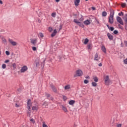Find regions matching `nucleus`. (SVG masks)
Instances as JSON below:
<instances>
[{"instance_id":"de8ad7c7","label":"nucleus","mask_w":127,"mask_h":127,"mask_svg":"<svg viewBox=\"0 0 127 127\" xmlns=\"http://www.w3.org/2000/svg\"><path fill=\"white\" fill-rule=\"evenodd\" d=\"M52 30H53V29L52 27H49V31H50V32H51V31H52Z\"/></svg>"},{"instance_id":"6ab92c4d","label":"nucleus","mask_w":127,"mask_h":127,"mask_svg":"<svg viewBox=\"0 0 127 127\" xmlns=\"http://www.w3.org/2000/svg\"><path fill=\"white\" fill-rule=\"evenodd\" d=\"M62 109L63 111H64L65 113H68V110H67V108H66V107L64 106H62Z\"/></svg>"},{"instance_id":"052dcab7","label":"nucleus","mask_w":127,"mask_h":127,"mask_svg":"<svg viewBox=\"0 0 127 127\" xmlns=\"http://www.w3.org/2000/svg\"><path fill=\"white\" fill-rule=\"evenodd\" d=\"M61 29H62V25H60V29H59V30H61Z\"/></svg>"},{"instance_id":"9d476101","label":"nucleus","mask_w":127,"mask_h":127,"mask_svg":"<svg viewBox=\"0 0 127 127\" xmlns=\"http://www.w3.org/2000/svg\"><path fill=\"white\" fill-rule=\"evenodd\" d=\"M110 16H112L114 17V15H115V10H114V9H110Z\"/></svg>"},{"instance_id":"f3484780","label":"nucleus","mask_w":127,"mask_h":127,"mask_svg":"<svg viewBox=\"0 0 127 127\" xmlns=\"http://www.w3.org/2000/svg\"><path fill=\"white\" fill-rule=\"evenodd\" d=\"M98 57H99V55H98V53H96L94 57V60L95 61H99V60L98 59Z\"/></svg>"},{"instance_id":"473e14b6","label":"nucleus","mask_w":127,"mask_h":127,"mask_svg":"<svg viewBox=\"0 0 127 127\" xmlns=\"http://www.w3.org/2000/svg\"><path fill=\"white\" fill-rule=\"evenodd\" d=\"M113 33L114 34L117 35V34H118L119 33V31L117 30H115L114 31Z\"/></svg>"},{"instance_id":"1a4fd4ad","label":"nucleus","mask_w":127,"mask_h":127,"mask_svg":"<svg viewBox=\"0 0 127 127\" xmlns=\"http://www.w3.org/2000/svg\"><path fill=\"white\" fill-rule=\"evenodd\" d=\"M107 35L109 40H113L114 39V36H113V35L110 34V33H108Z\"/></svg>"},{"instance_id":"4d7b16f0","label":"nucleus","mask_w":127,"mask_h":127,"mask_svg":"<svg viewBox=\"0 0 127 127\" xmlns=\"http://www.w3.org/2000/svg\"><path fill=\"white\" fill-rule=\"evenodd\" d=\"M98 66H99V67H102V63H100L99 64H98Z\"/></svg>"},{"instance_id":"bb28decb","label":"nucleus","mask_w":127,"mask_h":127,"mask_svg":"<svg viewBox=\"0 0 127 127\" xmlns=\"http://www.w3.org/2000/svg\"><path fill=\"white\" fill-rule=\"evenodd\" d=\"M123 19H124V20H125V24H126V25H127V17H123Z\"/></svg>"},{"instance_id":"09e8293b","label":"nucleus","mask_w":127,"mask_h":127,"mask_svg":"<svg viewBox=\"0 0 127 127\" xmlns=\"http://www.w3.org/2000/svg\"><path fill=\"white\" fill-rule=\"evenodd\" d=\"M3 42H4V44H6V39H2Z\"/></svg>"},{"instance_id":"7ed1b4c3","label":"nucleus","mask_w":127,"mask_h":127,"mask_svg":"<svg viewBox=\"0 0 127 127\" xmlns=\"http://www.w3.org/2000/svg\"><path fill=\"white\" fill-rule=\"evenodd\" d=\"M31 106H32V104H31V100L28 99L27 101V109L30 112L31 111V109L30 108Z\"/></svg>"},{"instance_id":"f704fd0d","label":"nucleus","mask_w":127,"mask_h":127,"mask_svg":"<svg viewBox=\"0 0 127 127\" xmlns=\"http://www.w3.org/2000/svg\"><path fill=\"white\" fill-rule=\"evenodd\" d=\"M118 15H119V16H122V15L124 16V12L121 11L120 13H119Z\"/></svg>"},{"instance_id":"cd10ccee","label":"nucleus","mask_w":127,"mask_h":127,"mask_svg":"<svg viewBox=\"0 0 127 127\" xmlns=\"http://www.w3.org/2000/svg\"><path fill=\"white\" fill-rule=\"evenodd\" d=\"M92 44H89L88 45H87V48L88 49H91V48H92Z\"/></svg>"},{"instance_id":"5701e85b","label":"nucleus","mask_w":127,"mask_h":127,"mask_svg":"<svg viewBox=\"0 0 127 127\" xmlns=\"http://www.w3.org/2000/svg\"><path fill=\"white\" fill-rule=\"evenodd\" d=\"M107 14H108V13H107V12L106 11H103L102 12V16H104V17L107 16Z\"/></svg>"},{"instance_id":"a878e982","label":"nucleus","mask_w":127,"mask_h":127,"mask_svg":"<svg viewBox=\"0 0 127 127\" xmlns=\"http://www.w3.org/2000/svg\"><path fill=\"white\" fill-rule=\"evenodd\" d=\"M88 42H89V39H88L87 38L85 39L84 44H87L88 43Z\"/></svg>"},{"instance_id":"f8f14e48","label":"nucleus","mask_w":127,"mask_h":127,"mask_svg":"<svg viewBox=\"0 0 127 127\" xmlns=\"http://www.w3.org/2000/svg\"><path fill=\"white\" fill-rule=\"evenodd\" d=\"M50 86L54 92H57V89H56V88H55V86H54L53 84H51Z\"/></svg>"},{"instance_id":"6e6d98bb","label":"nucleus","mask_w":127,"mask_h":127,"mask_svg":"<svg viewBox=\"0 0 127 127\" xmlns=\"http://www.w3.org/2000/svg\"><path fill=\"white\" fill-rule=\"evenodd\" d=\"M91 8H92V10H96V7H92Z\"/></svg>"},{"instance_id":"7c9ffc66","label":"nucleus","mask_w":127,"mask_h":127,"mask_svg":"<svg viewBox=\"0 0 127 127\" xmlns=\"http://www.w3.org/2000/svg\"><path fill=\"white\" fill-rule=\"evenodd\" d=\"M109 29V30H111V31H114V30H115V28H114V27H110Z\"/></svg>"},{"instance_id":"4c0bfd02","label":"nucleus","mask_w":127,"mask_h":127,"mask_svg":"<svg viewBox=\"0 0 127 127\" xmlns=\"http://www.w3.org/2000/svg\"><path fill=\"white\" fill-rule=\"evenodd\" d=\"M2 69H5V68H6V65L5 64H3L2 65Z\"/></svg>"},{"instance_id":"a18cd8bd","label":"nucleus","mask_w":127,"mask_h":127,"mask_svg":"<svg viewBox=\"0 0 127 127\" xmlns=\"http://www.w3.org/2000/svg\"><path fill=\"white\" fill-rule=\"evenodd\" d=\"M32 50H33V51H36L37 49H36V47H32Z\"/></svg>"},{"instance_id":"58836bf2","label":"nucleus","mask_w":127,"mask_h":127,"mask_svg":"<svg viewBox=\"0 0 127 127\" xmlns=\"http://www.w3.org/2000/svg\"><path fill=\"white\" fill-rule=\"evenodd\" d=\"M39 35H40V37H41L42 38L44 37V35H43V34L42 33H40Z\"/></svg>"},{"instance_id":"4468645a","label":"nucleus","mask_w":127,"mask_h":127,"mask_svg":"<svg viewBox=\"0 0 127 127\" xmlns=\"http://www.w3.org/2000/svg\"><path fill=\"white\" fill-rule=\"evenodd\" d=\"M80 0H75L74 1V4L75 6H78L80 3Z\"/></svg>"},{"instance_id":"338daca9","label":"nucleus","mask_w":127,"mask_h":127,"mask_svg":"<svg viewBox=\"0 0 127 127\" xmlns=\"http://www.w3.org/2000/svg\"><path fill=\"white\" fill-rule=\"evenodd\" d=\"M118 26L122 29V26L120 24H119Z\"/></svg>"},{"instance_id":"5fc2aeb1","label":"nucleus","mask_w":127,"mask_h":127,"mask_svg":"<svg viewBox=\"0 0 127 127\" xmlns=\"http://www.w3.org/2000/svg\"><path fill=\"white\" fill-rule=\"evenodd\" d=\"M117 127H122V124H118L117 125Z\"/></svg>"},{"instance_id":"c85d7f7f","label":"nucleus","mask_w":127,"mask_h":127,"mask_svg":"<svg viewBox=\"0 0 127 127\" xmlns=\"http://www.w3.org/2000/svg\"><path fill=\"white\" fill-rule=\"evenodd\" d=\"M92 85L93 87H97V83L96 82H92Z\"/></svg>"},{"instance_id":"37998d69","label":"nucleus","mask_w":127,"mask_h":127,"mask_svg":"<svg viewBox=\"0 0 127 127\" xmlns=\"http://www.w3.org/2000/svg\"><path fill=\"white\" fill-rule=\"evenodd\" d=\"M84 18H83V16H81V18L79 19V21H83Z\"/></svg>"},{"instance_id":"774afa93","label":"nucleus","mask_w":127,"mask_h":127,"mask_svg":"<svg viewBox=\"0 0 127 127\" xmlns=\"http://www.w3.org/2000/svg\"><path fill=\"white\" fill-rule=\"evenodd\" d=\"M125 17H127V13L125 15Z\"/></svg>"},{"instance_id":"ea45409f","label":"nucleus","mask_w":127,"mask_h":127,"mask_svg":"<svg viewBox=\"0 0 127 127\" xmlns=\"http://www.w3.org/2000/svg\"><path fill=\"white\" fill-rule=\"evenodd\" d=\"M5 54H6V55H7V56H8V55H9L10 54V53H9V51H5Z\"/></svg>"},{"instance_id":"72a5a7b5","label":"nucleus","mask_w":127,"mask_h":127,"mask_svg":"<svg viewBox=\"0 0 127 127\" xmlns=\"http://www.w3.org/2000/svg\"><path fill=\"white\" fill-rule=\"evenodd\" d=\"M30 121L32 123V124H35V121H34V119L33 118H31L30 119Z\"/></svg>"},{"instance_id":"864d4df0","label":"nucleus","mask_w":127,"mask_h":127,"mask_svg":"<svg viewBox=\"0 0 127 127\" xmlns=\"http://www.w3.org/2000/svg\"><path fill=\"white\" fill-rule=\"evenodd\" d=\"M8 62H9V60H6L4 61V63H8Z\"/></svg>"},{"instance_id":"dca6fc26","label":"nucleus","mask_w":127,"mask_h":127,"mask_svg":"<svg viewBox=\"0 0 127 127\" xmlns=\"http://www.w3.org/2000/svg\"><path fill=\"white\" fill-rule=\"evenodd\" d=\"M83 23H84V24H85V25H89V24H91V22H90L89 20H86L84 21Z\"/></svg>"},{"instance_id":"0eeeda50","label":"nucleus","mask_w":127,"mask_h":127,"mask_svg":"<svg viewBox=\"0 0 127 127\" xmlns=\"http://www.w3.org/2000/svg\"><path fill=\"white\" fill-rule=\"evenodd\" d=\"M20 71L21 73H24L25 71H27V66H26V65H24L23 67H22Z\"/></svg>"},{"instance_id":"13d9d810","label":"nucleus","mask_w":127,"mask_h":127,"mask_svg":"<svg viewBox=\"0 0 127 127\" xmlns=\"http://www.w3.org/2000/svg\"><path fill=\"white\" fill-rule=\"evenodd\" d=\"M85 79H90V76L89 75H87L86 77H85Z\"/></svg>"},{"instance_id":"c03bdc74","label":"nucleus","mask_w":127,"mask_h":127,"mask_svg":"<svg viewBox=\"0 0 127 127\" xmlns=\"http://www.w3.org/2000/svg\"><path fill=\"white\" fill-rule=\"evenodd\" d=\"M17 91H18V92H19V93H20V92H21V91H22V90L21 89V87L18 88Z\"/></svg>"},{"instance_id":"79ce46f5","label":"nucleus","mask_w":127,"mask_h":127,"mask_svg":"<svg viewBox=\"0 0 127 127\" xmlns=\"http://www.w3.org/2000/svg\"><path fill=\"white\" fill-rule=\"evenodd\" d=\"M45 95H46V96L47 97V98H50V95L49 94V93H45Z\"/></svg>"},{"instance_id":"6e6552de","label":"nucleus","mask_w":127,"mask_h":127,"mask_svg":"<svg viewBox=\"0 0 127 127\" xmlns=\"http://www.w3.org/2000/svg\"><path fill=\"white\" fill-rule=\"evenodd\" d=\"M8 41L13 46L16 45V43L12 40V39H8Z\"/></svg>"},{"instance_id":"e2e57ef3","label":"nucleus","mask_w":127,"mask_h":127,"mask_svg":"<svg viewBox=\"0 0 127 127\" xmlns=\"http://www.w3.org/2000/svg\"><path fill=\"white\" fill-rule=\"evenodd\" d=\"M3 2L1 0H0V4H2Z\"/></svg>"},{"instance_id":"3c124183","label":"nucleus","mask_w":127,"mask_h":127,"mask_svg":"<svg viewBox=\"0 0 127 127\" xmlns=\"http://www.w3.org/2000/svg\"><path fill=\"white\" fill-rule=\"evenodd\" d=\"M15 106L16 108H19L20 107L19 105H18L17 103H16Z\"/></svg>"},{"instance_id":"603ef678","label":"nucleus","mask_w":127,"mask_h":127,"mask_svg":"<svg viewBox=\"0 0 127 127\" xmlns=\"http://www.w3.org/2000/svg\"><path fill=\"white\" fill-rule=\"evenodd\" d=\"M124 63L125 64H127V58L126 60H124Z\"/></svg>"},{"instance_id":"a19ab883","label":"nucleus","mask_w":127,"mask_h":127,"mask_svg":"<svg viewBox=\"0 0 127 127\" xmlns=\"http://www.w3.org/2000/svg\"><path fill=\"white\" fill-rule=\"evenodd\" d=\"M84 84H88V83H89V80H88L87 79H85L84 80Z\"/></svg>"},{"instance_id":"680f3d73","label":"nucleus","mask_w":127,"mask_h":127,"mask_svg":"<svg viewBox=\"0 0 127 127\" xmlns=\"http://www.w3.org/2000/svg\"><path fill=\"white\" fill-rule=\"evenodd\" d=\"M38 22H39V23H41V20L38 19Z\"/></svg>"},{"instance_id":"2eb2a0df","label":"nucleus","mask_w":127,"mask_h":127,"mask_svg":"<svg viewBox=\"0 0 127 127\" xmlns=\"http://www.w3.org/2000/svg\"><path fill=\"white\" fill-rule=\"evenodd\" d=\"M31 43L33 44L34 46H35V45H36V40L31 39Z\"/></svg>"},{"instance_id":"a211bd4d","label":"nucleus","mask_w":127,"mask_h":127,"mask_svg":"<svg viewBox=\"0 0 127 127\" xmlns=\"http://www.w3.org/2000/svg\"><path fill=\"white\" fill-rule=\"evenodd\" d=\"M43 107H45V108H46V107L48 106V102L45 101L44 103L42 104Z\"/></svg>"},{"instance_id":"c9c22d12","label":"nucleus","mask_w":127,"mask_h":127,"mask_svg":"<svg viewBox=\"0 0 127 127\" xmlns=\"http://www.w3.org/2000/svg\"><path fill=\"white\" fill-rule=\"evenodd\" d=\"M121 5L122 7H126V6H127V3H123Z\"/></svg>"},{"instance_id":"4be33fe9","label":"nucleus","mask_w":127,"mask_h":127,"mask_svg":"<svg viewBox=\"0 0 127 127\" xmlns=\"http://www.w3.org/2000/svg\"><path fill=\"white\" fill-rule=\"evenodd\" d=\"M93 80L95 82H97L99 81V79H98V77L97 76H94L93 77Z\"/></svg>"},{"instance_id":"0e129e2a","label":"nucleus","mask_w":127,"mask_h":127,"mask_svg":"<svg viewBox=\"0 0 127 127\" xmlns=\"http://www.w3.org/2000/svg\"><path fill=\"white\" fill-rule=\"evenodd\" d=\"M50 100H51V101H53V100H54L53 97H50Z\"/></svg>"},{"instance_id":"b1692460","label":"nucleus","mask_w":127,"mask_h":127,"mask_svg":"<svg viewBox=\"0 0 127 127\" xmlns=\"http://www.w3.org/2000/svg\"><path fill=\"white\" fill-rule=\"evenodd\" d=\"M63 99L64 102H66V101H67V97L65 95H63Z\"/></svg>"},{"instance_id":"9b49d317","label":"nucleus","mask_w":127,"mask_h":127,"mask_svg":"<svg viewBox=\"0 0 127 127\" xmlns=\"http://www.w3.org/2000/svg\"><path fill=\"white\" fill-rule=\"evenodd\" d=\"M101 50L104 52V53H107V49H106V47L105 46L103 45L101 47Z\"/></svg>"},{"instance_id":"49530a36","label":"nucleus","mask_w":127,"mask_h":127,"mask_svg":"<svg viewBox=\"0 0 127 127\" xmlns=\"http://www.w3.org/2000/svg\"><path fill=\"white\" fill-rule=\"evenodd\" d=\"M43 127H48V126L45 124V122H44L43 124Z\"/></svg>"},{"instance_id":"ddd939ff","label":"nucleus","mask_w":127,"mask_h":127,"mask_svg":"<svg viewBox=\"0 0 127 127\" xmlns=\"http://www.w3.org/2000/svg\"><path fill=\"white\" fill-rule=\"evenodd\" d=\"M56 33H57V31L56 30V29H55L54 30V32L51 35V37H54V36L56 35Z\"/></svg>"},{"instance_id":"2f4dec72","label":"nucleus","mask_w":127,"mask_h":127,"mask_svg":"<svg viewBox=\"0 0 127 127\" xmlns=\"http://www.w3.org/2000/svg\"><path fill=\"white\" fill-rule=\"evenodd\" d=\"M52 16L53 17H56V12H53L52 13Z\"/></svg>"},{"instance_id":"39448f33","label":"nucleus","mask_w":127,"mask_h":127,"mask_svg":"<svg viewBox=\"0 0 127 127\" xmlns=\"http://www.w3.org/2000/svg\"><path fill=\"white\" fill-rule=\"evenodd\" d=\"M105 84L108 86L110 84V77L109 75H107L105 79Z\"/></svg>"},{"instance_id":"aec40b11","label":"nucleus","mask_w":127,"mask_h":127,"mask_svg":"<svg viewBox=\"0 0 127 127\" xmlns=\"http://www.w3.org/2000/svg\"><path fill=\"white\" fill-rule=\"evenodd\" d=\"M33 111H38V106H34L32 107Z\"/></svg>"},{"instance_id":"8fccbe9b","label":"nucleus","mask_w":127,"mask_h":127,"mask_svg":"<svg viewBox=\"0 0 127 127\" xmlns=\"http://www.w3.org/2000/svg\"><path fill=\"white\" fill-rule=\"evenodd\" d=\"M36 67H39V63L38 62H36Z\"/></svg>"},{"instance_id":"423d86ee","label":"nucleus","mask_w":127,"mask_h":127,"mask_svg":"<svg viewBox=\"0 0 127 127\" xmlns=\"http://www.w3.org/2000/svg\"><path fill=\"white\" fill-rule=\"evenodd\" d=\"M108 19V22L109 23H110V24H113V23H114V17L109 16Z\"/></svg>"},{"instance_id":"f257e3e1","label":"nucleus","mask_w":127,"mask_h":127,"mask_svg":"<svg viewBox=\"0 0 127 127\" xmlns=\"http://www.w3.org/2000/svg\"><path fill=\"white\" fill-rule=\"evenodd\" d=\"M83 75V71L81 69H78L76 71V74L74 75V78L76 77H80V76Z\"/></svg>"},{"instance_id":"393cba45","label":"nucleus","mask_w":127,"mask_h":127,"mask_svg":"<svg viewBox=\"0 0 127 127\" xmlns=\"http://www.w3.org/2000/svg\"><path fill=\"white\" fill-rule=\"evenodd\" d=\"M70 89V85H67L64 87V90H68Z\"/></svg>"},{"instance_id":"c756f323","label":"nucleus","mask_w":127,"mask_h":127,"mask_svg":"<svg viewBox=\"0 0 127 127\" xmlns=\"http://www.w3.org/2000/svg\"><path fill=\"white\" fill-rule=\"evenodd\" d=\"M12 66L13 68V69H16V64L14 63L12 64Z\"/></svg>"},{"instance_id":"20e7f679","label":"nucleus","mask_w":127,"mask_h":127,"mask_svg":"<svg viewBox=\"0 0 127 127\" xmlns=\"http://www.w3.org/2000/svg\"><path fill=\"white\" fill-rule=\"evenodd\" d=\"M117 22H119V23H120L121 25H124V22L123 21V19L120 16H117Z\"/></svg>"},{"instance_id":"bf43d9fd","label":"nucleus","mask_w":127,"mask_h":127,"mask_svg":"<svg viewBox=\"0 0 127 127\" xmlns=\"http://www.w3.org/2000/svg\"><path fill=\"white\" fill-rule=\"evenodd\" d=\"M106 26L108 27V29H109L111 27H110V25L109 24H107Z\"/></svg>"},{"instance_id":"f03ea898","label":"nucleus","mask_w":127,"mask_h":127,"mask_svg":"<svg viewBox=\"0 0 127 127\" xmlns=\"http://www.w3.org/2000/svg\"><path fill=\"white\" fill-rule=\"evenodd\" d=\"M73 22H74L75 23H76V24H77V25H78L80 27H82V28H83L84 24H83V23L79 21L77 19H74Z\"/></svg>"},{"instance_id":"69168bd1","label":"nucleus","mask_w":127,"mask_h":127,"mask_svg":"<svg viewBox=\"0 0 127 127\" xmlns=\"http://www.w3.org/2000/svg\"><path fill=\"white\" fill-rule=\"evenodd\" d=\"M127 24H125V29H126V30H127Z\"/></svg>"},{"instance_id":"412c9836","label":"nucleus","mask_w":127,"mask_h":127,"mask_svg":"<svg viewBox=\"0 0 127 127\" xmlns=\"http://www.w3.org/2000/svg\"><path fill=\"white\" fill-rule=\"evenodd\" d=\"M68 104L72 106V105H74V104H75V101L74 100H70V101H69Z\"/></svg>"},{"instance_id":"e433bc0d","label":"nucleus","mask_w":127,"mask_h":127,"mask_svg":"<svg viewBox=\"0 0 127 127\" xmlns=\"http://www.w3.org/2000/svg\"><path fill=\"white\" fill-rule=\"evenodd\" d=\"M45 62V60H44L43 61V63H41V67H42V66H43V67H44Z\"/></svg>"}]
</instances>
